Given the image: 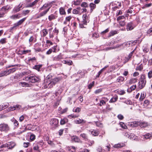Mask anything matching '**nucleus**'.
<instances>
[{
    "label": "nucleus",
    "mask_w": 152,
    "mask_h": 152,
    "mask_svg": "<svg viewBox=\"0 0 152 152\" xmlns=\"http://www.w3.org/2000/svg\"><path fill=\"white\" fill-rule=\"evenodd\" d=\"M25 80L29 82L34 83L38 82L40 79L33 74H31L27 76Z\"/></svg>",
    "instance_id": "obj_1"
},
{
    "label": "nucleus",
    "mask_w": 152,
    "mask_h": 152,
    "mask_svg": "<svg viewBox=\"0 0 152 152\" xmlns=\"http://www.w3.org/2000/svg\"><path fill=\"white\" fill-rule=\"evenodd\" d=\"M145 96L146 94L144 93H141V94L139 98L140 101H142L145 98Z\"/></svg>",
    "instance_id": "obj_41"
},
{
    "label": "nucleus",
    "mask_w": 152,
    "mask_h": 152,
    "mask_svg": "<svg viewBox=\"0 0 152 152\" xmlns=\"http://www.w3.org/2000/svg\"><path fill=\"white\" fill-rule=\"evenodd\" d=\"M80 11L74 9L73 10L72 12L74 14H77L80 13Z\"/></svg>",
    "instance_id": "obj_59"
},
{
    "label": "nucleus",
    "mask_w": 152,
    "mask_h": 152,
    "mask_svg": "<svg viewBox=\"0 0 152 152\" xmlns=\"http://www.w3.org/2000/svg\"><path fill=\"white\" fill-rule=\"evenodd\" d=\"M16 69L15 68L10 69L8 70L7 71V74L9 75L11 73H12L16 71Z\"/></svg>",
    "instance_id": "obj_32"
},
{
    "label": "nucleus",
    "mask_w": 152,
    "mask_h": 152,
    "mask_svg": "<svg viewBox=\"0 0 152 152\" xmlns=\"http://www.w3.org/2000/svg\"><path fill=\"white\" fill-rule=\"evenodd\" d=\"M59 12L60 14L61 15H65L66 12L65 11L64 7H61L59 9Z\"/></svg>",
    "instance_id": "obj_13"
},
{
    "label": "nucleus",
    "mask_w": 152,
    "mask_h": 152,
    "mask_svg": "<svg viewBox=\"0 0 152 152\" xmlns=\"http://www.w3.org/2000/svg\"><path fill=\"white\" fill-rule=\"evenodd\" d=\"M11 9V6L10 5H7L6 6H4L3 7L1 8L0 11L7 13L8 11Z\"/></svg>",
    "instance_id": "obj_8"
},
{
    "label": "nucleus",
    "mask_w": 152,
    "mask_h": 152,
    "mask_svg": "<svg viewBox=\"0 0 152 152\" xmlns=\"http://www.w3.org/2000/svg\"><path fill=\"white\" fill-rule=\"evenodd\" d=\"M89 17L86 14H84L83 15V20L89 22Z\"/></svg>",
    "instance_id": "obj_34"
},
{
    "label": "nucleus",
    "mask_w": 152,
    "mask_h": 152,
    "mask_svg": "<svg viewBox=\"0 0 152 152\" xmlns=\"http://www.w3.org/2000/svg\"><path fill=\"white\" fill-rule=\"evenodd\" d=\"M30 145V143L29 142H24L23 144V146L25 148H27Z\"/></svg>",
    "instance_id": "obj_61"
},
{
    "label": "nucleus",
    "mask_w": 152,
    "mask_h": 152,
    "mask_svg": "<svg viewBox=\"0 0 152 152\" xmlns=\"http://www.w3.org/2000/svg\"><path fill=\"white\" fill-rule=\"evenodd\" d=\"M125 18L124 16H120L118 17L117 18V21H122V20L124 19Z\"/></svg>",
    "instance_id": "obj_48"
},
{
    "label": "nucleus",
    "mask_w": 152,
    "mask_h": 152,
    "mask_svg": "<svg viewBox=\"0 0 152 152\" xmlns=\"http://www.w3.org/2000/svg\"><path fill=\"white\" fill-rule=\"evenodd\" d=\"M137 79L135 78H132L129 80V84H131L136 83L137 81Z\"/></svg>",
    "instance_id": "obj_30"
},
{
    "label": "nucleus",
    "mask_w": 152,
    "mask_h": 152,
    "mask_svg": "<svg viewBox=\"0 0 152 152\" xmlns=\"http://www.w3.org/2000/svg\"><path fill=\"white\" fill-rule=\"evenodd\" d=\"M72 140L76 142H79L80 139L76 136H73L72 137Z\"/></svg>",
    "instance_id": "obj_26"
},
{
    "label": "nucleus",
    "mask_w": 152,
    "mask_h": 152,
    "mask_svg": "<svg viewBox=\"0 0 152 152\" xmlns=\"http://www.w3.org/2000/svg\"><path fill=\"white\" fill-rule=\"evenodd\" d=\"M118 99V96L115 95L110 100L109 102L113 103L116 102Z\"/></svg>",
    "instance_id": "obj_18"
},
{
    "label": "nucleus",
    "mask_w": 152,
    "mask_h": 152,
    "mask_svg": "<svg viewBox=\"0 0 152 152\" xmlns=\"http://www.w3.org/2000/svg\"><path fill=\"white\" fill-rule=\"evenodd\" d=\"M15 145V144L14 142H10L1 145L0 146V148H7L8 149H10L13 148Z\"/></svg>",
    "instance_id": "obj_4"
},
{
    "label": "nucleus",
    "mask_w": 152,
    "mask_h": 152,
    "mask_svg": "<svg viewBox=\"0 0 152 152\" xmlns=\"http://www.w3.org/2000/svg\"><path fill=\"white\" fill-rule=\"evenodd\" d=\"M60 78L59 77H56L52 79L50 82L48 84H46V86L48 84V88H51L54 86L60 80Z\"/></svg>",
    "instance_id": "obj_3"
},
{
    "label": "nucleus",
    "mask_w": 152,
    "mask_h": 152,
    "mask_svg": "<svg viewBox=\"0 0 152 152\" xmlns=\"http://www.w3.org/2000/svg\"><path fill=\"white\" fill-rule=\"evenodd\" d=\"M51 6L52 5H50V4H44L41 7L39 8V10L40 11L43 10H44L48 8L47 9H48L49 11Z\"/></svg>",
    "instance_id": "obj_9"
},
{
    "label": "nucleus",
    "mask_w": 152,
    "mask_h": 152,
    "mask_svg": "<svg viewBox=\"0 0 152 152\" xmlns=\"http://www.w3.org/2000/svg\"><path fill=\"white\" fill-rule=\"evenodd\" d=\"M56 18V16L53 14H51L48 16V19L50 21Z\"/></svg>",
    "instance_id": "obj_39"
},
{
    "label": "nucleus",
    "mask_w": 152,
    "mask_h": 152,
    "mask_svg": "<svg viewBox=\"0 0 152 152\" xmlns=\"http://www.w3.org/2000/svg\"><path fill=\"white\" fill-rule=\"evenodd\" d=\"M126 146V144L123 143H120L117 144H115L113 146V147L115 148H121Z\"/></svg>",
    "instance_id": "obj_11"
},
{
    "label": "nucleus",
    "mask_w": 152,
    "mask_h": 152,
    "mask_svg": "<svg viewBox=\"0 0 152 152\" xmlns=\"http://www.w3.org/2000/svg\"><path fill=\"white\" fill-rule=\"evenodd\" d=\"M8 75L7 71H4L1 72L0 73V77H2L5 75Z\"/></svg>",
    "instance_id": "obj_42"
},
{
    "label": "nucleus",
    "mask_w": 152,
    "mask_h": 152,
    "mask_svg": "<svg viewBox=\"0 0 152 152\" xmlns=\"http://www.w3.org/2000/svg\"><path fill=\"white\" fill-rule=\"evenodd\" d=\"M48 11V9H47L46 10L44 11L43 12H41L39 14V16L38 17V18L41 17L42 16H44L45 15L47 12Z\"/></svg>",
    "instance_id": "obj_27"
},
{
    "label": "nucleus",
    "mask_w": 152,
    "mask_h": 152,
    "mask_svg": "<svg viewBox=\"0 0 152 152\" xmlns=\"http://www.w3.org/2000/svg\"><path fill=\"white\" fill-rule=\"evenodd\" d=\"M124 80V77L121 76L118 77L117 79V81L119 83L123 82Z\"/></svg>",
    "instance_id": "obj_37"
},
{
    "label": "nucleus",
    "mask_w": 152,
    "mask_h": 152,
    "mask_svg": "<svg viewBox=\"0 0 152 152\" xmlns=\"http://www.w3.org/2000/svg\"><path fill=\"white\" fill-rule=\"evenodd\" d=\"M38 0H35L34 2L32 3H30L28 4V7H32L36 5L37 3L38 2Z\"/></svg>",
    "instance_id": "obj_20"
},
{
    "label": "nucleus",
    "mask_w": 152,
    "mask_h": 152,
    "mask_svg": "<svg viewBox=\"0 0 152 152\" xmlns=\"http://www.w3.org/2000/svg\"><path fill=\"white\" fill-rule=\"evenodd\" d=\"M33 149L34 151V152H40V151L39 150V148L38 145L34 146L33 147Z\"/></svg>",
    "instance_id": "obj_44"
},
{
    "label": "nucleus",
    "mask_w": 152,
    "mask_h": 152,
    "mask_svg": "<svg viewBox=\"0 0 152 152\" xmlns=\"http://www.w3.org/2000/svg\"><path fill=\"white\" fill-rule=\"evenodd\" d=\"M81 7H87L88 6V4L87 3L85 2H82L81 5Z\"/></svg>",
    "instance_id": "obj_53"
},
{
    "label": "nucleus",
    "mask_w": 152,
    "mask_h": 152,
    "mask_svg": "<svg viewBox=\"0 0 152 152\" xmlns=\"http://www.w3.org/2000/svg\"><path fill=\"white\" fill-rule=\"evenodd\" d=\"M118 22L119 23V25L121 26H124L126 24V22L124 20H122L118 21Z\"/></svg>",
    "instance_id": "obj_40"
},
{
    "label": "nucleus",
    "mask_w": 152,
    "mask_h": 152,
    "mask_svg": "<svg viewBox=\"0 0 152 152\" xmlns=\"http://www.w3.org/2000/svg\"><path fill=\"white\" fill-rule=\"evenodd\" d=\"M117 33V31L116 30H112L109 33L108 37H110L113 36Z\"/></svg>",
    "instance_id": "obj_28"
},
{
    "label": "nucleus",
    "mask_w": 152,
    "mask_h": 152,
    "mask_svg": "<svg viewBox=\"0 0 152 152\" xmlns=\"http://www.w3.org/2000/svg\"><path fill=\"white\" fill-rule=\"evenodd\" d=\"M53 51V50L52 49H50L46 53V54L47 55H49Z\"/></svg>",
    "instance_id": "obj_64"
},
{
    "label": "nucleus",
    "mask_w": 152,
    "mask_h": 152,
    "mask_svg": "<svg viewBox=\"0 0 152 152\" xmlns=\"http://www.w3.org/2000/svg\"><path fill=\"white\" fill-rule=\"evenodd\" d=\"M26 19V18H24L19 20L17 23H15L14 24L13 26L11 28V29L12 30L14 29H15L17 27L21 25L22 23H23Z\"/></svg>",
    "instance_id": "obj_5"
},
{
    "label": "nucleus",
    "mask_w": 152,
    "mask_h": 152,
    "mask_svg": "<svg viewBox=\"0 0 152 152\" xmlns=\"http://www.w3.org/2000/svg\"><path fill=\"white\" fill-rule=\"evenodd\" d=\"M107 66H105L104 68L102 69L98 73V74L97 75H96V77L98 78L99 77L100 75L101 74L102 72L107 67Z\"/></svg>",
    "instance_id": "obj_36"
},
{
    "label": "nucleus",
    "mask_w": 152,
    "mask_h": 152,
    "mask_svg": "<svg viewBox=\"0 0 152 152\" xmlns=\"http://www.w3.org/2000/svg\"><path fill=\"white\" fill-rule=\"evenodd\" d=\"M80 136L85 140H88L87 135L85 133H83L80 134Z\"/></svg>",
    "instance_id": "obj_45"
},
{
    "label": "nucleus",
    "mask_w": 152,
    "mask_h": 152,
    "mask_svg": "<svg viewBox=\"0 0 152 152\" xmlns=\"http://www.w3.org/2000/svg\"><path fill=\"white\" fill-rule=\"evenodd\" d=\"M91 133L94 136H97L99 134V132L98 131L93 130L90 131Z\"/></svg>",
    "instance_id": "obj_21"
},
{
    "label": "nucleus",
    "mask_w": 152,
    "mask_h": 152,
    "mask_svg": "<svg viewBox=\"0 0 152 152\" xmlns=\"http://www.w3.org/2000/svg\"><path fill=\"white\" fill-rule=\"evenodd\" d=\"M81 110L80 108L79 107H77L75 109H73V111L76 113H79Z\"/></svg>",
    "instance_id": "obj_58"
},
{
    "label": "nucleus",
    "mask_w": 152,
    "mask_h": 152,
    "mask_svg": "<svg viewBox=\"0 0 152 152\" xmlns=\"http://www.w3.org/2000/svg\"><path fill=\"white\" fill-rule=\"evenodd\" d=\"M7 39L6 38L1 39L0 40V43L3 44L7 42Z\"/></svg>",
    "instance_id": "obj_43"
},
{
    "label": "nucleus",
    "mask_w": 152,
    "mask_h": 152,
    "mask_svg": "<svg viewBox=\"0 0 152 152\" xmlns=\"http://www.w3.org/2000/svg\"><path fill=\"white\" fill-rule=\"evenodd\" d=\"M21 17V16L20 15V14H17L15 15H12L11 16L10 18L12 19H15V18H19Z\"/></svg>",
    "instance_id": "obj_33"
},
{
    "label": "nucleus",
    "mask_w": 152,
    "mask_h": 152,
    "mask_svg": "<svg viewBox=\"0 0 152 152\" xmlns=\"http://www.w3.org/2000/svg\"><path fill=\"white\" fill-rule=\"evenodd\" d=\"M138 83V87L140 89L142 88L145 86L146 84V83L140 81H139Z\"/></svg>",
    "instance_id": "obj_16"
},
{
    "label": "nucleus",
    "mask_w": 152,
    "mask_h": 152,
    "mask_svg": "<svg viewBox=\"0 0 152 152\" xmlns=\"http://www.w3.org/2000/svg\"><path fill=\"white\" fill-rule=\"evenodd\" d=\"M22 7V5H20V4L18 6L15 7L13 9V11L14 12L16 13L19 11L20 8Z\"/></svg>",
    "instance_id": "obj_17"
},
{
    "label": "nucleus",
    "mask_w": 152,
    "mask_h": 152,
    "mask_svg": "<svg viewBox=\"0 0 152 152\" xmlns=\"http://www.w3.org/2000/svg\"><path fill=\"white\" fill-rule=\"evenodd\" d=\"M31 52L30 50H23L22 52H21V54H26L27 53H28Z\"/></svg>",
    "instance_id": "obj_63"
},
{
    "label": "nucleus",
    "mask_w": 152,
    "mask_h": 152,
    "mask_svg": "<svg viewBox=\"0 0 152 152\" xmlns=\"http://www.w3.org/2000/svg\"><path fill=\"white\" fill-rule=\"evenodd\" d=\"M140 81L141 82H143L144 83H146V80L145 76V74H142L141 75Z\"/></svg>",
    "instance_id": "obj_22"
},
{
    "label": "nucleus",
    "mask_w": 152,
    "mask_h": 152,
    "mask_svg": "<svg viewBox=\"0 0 152 152\" xmlns=\"http://www.w3.org/2000/svg\"><path fill=\"white\" fill-rule=\"evenodd\" d=\"M37 61V58L35 57L28 58V61L29 63H33L34 62H36Z\"/></svg>",
    "instance_id": "obj_19"
},
{
    "label": "nucleus",
    "mask_w": 152,
    "mask_h": 152,
    "mask_svg": "<svg viewBox=\"0 0 152 152\" xmlns=\"http://www.w3.org/2000/svg\"><path fill=\"white\" fill-rule=\"evenodd\" d=\"M136 85H134L131 86L130 88H128L127 90V91L128 92L130 93L132 91L134 90L136 88Z\"/></svg>",
    "instance_id": "obj_24"
},
{
    "label": "nucleus",
    "mask_w": 152,
    "mask_h": 152,
    "mask_svg": "<svg viewBox=\"0 0 152 152\" xmlns=\"http://www.w3.org/2000/svg\"><path fill=\"white\" fill-rule=\"evenodd\" d=\"M152 4L151 3H150L149 4H146L142 7V9H144L146 8L150 7L152 5Z\"/></svg>",
    "instance_id": "obj_46"
},
{
    "label": "nucleus",
    "mask_w": 152,
    "mask_h": 152,
    "mask_svg": "<svg viewBox=\"0 0 152 152\" xmlns=\"http://www.w3.org/2000/svg\"><path fill=\"white\" fill-rule=\"evenodd\" d=\"M135 26L133 22H131L127 24L126 26V29L128 31L132 30L134 28Z\"/></svg>",
    "instance_id": "obj_7"
},
{
    "label": "nucleus",
    "mask_w": 152,
    "mask_h": 152,
    "mask_svg": "<svg viewBox=\"0 0 152 152\" xmlns=\"http://www.w3.org/2000/svg\"><path fill=\"white\" fill-rule=\"evenodd\" d=\"M109 31V29L108 28L106 29L105 30L102 31L101 33L102 34L104 35L105 33L108 32Z\"/></svg>",
    "instance_id": "obj_62"
},
{
    "label": "nucleus",
    "mask_w": 152,
    "mask_h": 152,
    "mask_svg": "<svg viewBox=\"0 0 152 152\" xmlns=\"http://www.w3.org/2000/svg\"><path fill=\"white\" fill-rule=\"evenodd\" d=\"M139 125L141 127H145L148 126V124L146 122H141Z\"/></svg>",
    "instance_id": "obj_29"
},
{
    "label": "nucleus",
    "mask_w": 152,
    "mask_h": 152,
    "mask_svg": "<svg viewBox=\"0 0 152 152\" xmlns=\"http://www.w3.org/2000/svg\"><path fill=\"white\" fill-rule=\"evenodd\" d=\"M79 115H76L74 114H71L68 116V118L70 119H72V118H76L78 117Z\"/></svg>",
    "instance_id": "obj_35"
},
{
    "label": "nucleus",
    "mask_w": 152,
    "mask_h": 152,
    "mask_svg": "<svg viewBox=\"0 0 152 152\" xmlns=\"http://www.w3.org/2000/svg\"><path fill=\"white\" fill-rule=\"evenodd\" d=\"M62 59V56L61 54L55 56L53 58V61H58Z\"/></svg>",
    "instance_id": "obj_25"
},
{
    "label": "nucleus",
    "mask_w": 152,
    "mask_h": 152,
    "mask_svg": "<svg viewBox=\"0 0 152 152\" xmlns=\"http://www.w3.org/2000/svg\"><path fill=\"white\" fill-rule=\"evenodd\" d=\"M143 57V62L144 63H145L148 60V59L146 56V55H142Z\"/></svg>",
    "instance_id": "obj_57"
},
{
    "label": "nucleus",
    "mask_w": 152,
    "mask_h": 152,
    "mask_svg": "<svg viewBox=\"0 0 152 152\" xmlns=\"http://www.w3.org/2000/svg\"><path fill=\"white\" fill-rule=\"evenodd\" d=\"M94 83L95 82L94 81H93L91 83H90L88 86V88L89 89H91L94 86Z\"/></svg>",
    "instance_id": "obj_55"
},
{
    "label": "nucleus",
    "mask_w": 152,
    "mask_h": 152,
    "mask_svg": "<svg viewBox=\"0 0 152 152\" xmlns=\"http://www.w3.org/2000/svg\"><path fill=\"white\" fill-rule=\"evenodd\" d=\"M89 7L90 8V12L91 13L93 10L96 8V5L93 3H91L89 5Z\"/></svg>",
    "instance_id": "obj_12"
},
{
    "label": "nucleus",
    "mask_w": 152,
    "mask_h": 152,
    "mask_svg": "<svg viewBox=\"0 0 152 152\" xmlns=\"http://www.w3.org/2000/svg\"><path fill=\"white\" fill-rule=\"evenodd\" d=\"M75 123L76 124H83L86 123V121L82 119L78 118L74 121Z\"/></svg>",
    "instance_id": "obj_10"
},
{
    "label": "nucleus",
    "mask_w": 152,
    "mask_h": 152,
    "mask_svg": "<svg viewBox=\"0 0 152 152\" xmlns=\"http://www.w3.org/2000/svg\"><path fill=\"white\" fill-rule=\"evenodd\" d=\"M72 18V17L71 16H69L66 17L65 20L64 22V24L65 25L67 24V22H69Z\"/></svg>",
    "instance_id": "obj_15"
},
{
    "label": "nucleus",
    "mask_w": 152,
    "mask_h": 152,
    "mask_svg": "<svg viewBox=\"0 0 152 152\" xmlns=\"http://www.w3.org/2000/svg\"><path fill=\"white\" fill-rule=\"evenodd\" d=\"M10 129L9 125L4 123L0 124V131L5 132H7Z\"/></svg>",
    "instance_id": "obj_2"
},
{
    "label": "nucleus",
    "mask_w": 152,
    "mask_h": 152,
    "mask_svg": "<svg viewBox=\"0 0 152 152\" xmlns=\"http://www.w3.org/2000/svg\"><path fill=\"white\" fill-rule=\"evenodd\" d=\"M30 12V10H23L22 12V14L25 16L29 13Z\"/></svg>",
    "instance_id": "obj_50"
},
{
    "label": "nucleus",
    "mask_w": 152,
    "mask_h": 152,
    "mask_svg": "<svg viewBox=\"0 0 152 152\" xmlns=\"http://www.w3.org/2000/svg\"><path fill=\"white\" fill-rule=\"evenodd\" d=\"M42 66V64L35 65L33 67V68L36 70L38 72H39L40 71V69Z\"/></svg>",
    "instance_id": "obj_23"
},
{
    "label": "nucleus",
    "mask_w": 152,
    "mask_h": 152,
    "mask_svg": "<svg viewBox=\"0 0 152 152\" xmlns=\"http://www.w3.org/2000/svg\"><path fill=\"white\" fill-rule=\"evenodd\" d=\"M143 50L144 52L146 53L148 52L149 50V49L147 46L145 47H143Z\"/></svg>",
    "instance_id": "obj_47"
},
{
    "label": "nucleus",
    "mask_w": 152,
    "mask_h": 152,
    "mask_svg": "<svg viewBox=\"0 0 152 152\" xmlns=\"http://www.w3.org/2000/svg\"><path fill=\"white\" fill-rule=\"evenodd\" d=\"M20 84L23 87H28L29 86L28 84L25 82H21Z\"/></svg>",
    "instance_id": "obj_49"
},
{
    "label": "nucleus",
    "mask_w": 152,
    "mask_h": 152,
    "mask_svg": "<svg viewBox=\"0 0 152 152\" xmlns=\"http://www.w3.org/2000/svg\"><path fill=\"white\" fill-rule=\"evenodd\" d=\"M148 78L150 79L152 77V69L148 73Z\"/></svg>",
    "instance_id": "obj_51"
},
{
    "label": "nucleus",
    "mask_w": 152,
    "mask_h": 152,
    "mask_svg": "<svg viewBox=\"0 0 152 152\" xmlns=\"http://www.w3.org/2000/svg\"><path fill=\"white\" fill-rule=\"evenodd\" d=\"M68 121V120L66 118L61 119L60 121V124L61 125H64Z\"/></svg>",
    "instance_id": "obj_38"
},
{
    "label": "nucleus",
    "mask_w": 152,
    "mask_h": 152,
    "mask_svg": "<svg viewBox=\"0 0 152 152\" xmlns=\"http://www.w3.org/2000/svg\"><path fill=\"white\" fill-rule=\"evenodd\" d=\"M144 138L148 139L152 138V134L147 133L144 135Z\"/></svg>",
    "instance_id": "obj_31"
},
{
    "label": "nucleus",
    "mask_w": 152,
    "mask_h": 152,
    "mask_svg": "<svg viewBox=\"0 0 152 152\" xmlns=\"http://www.w3.org/2000/svg\"><path fill=\"white\" fill-rule=\"evenodd\" d=\"M35 139V136L33 134H31L30 136V139L32 141L34 140Z\"/></svg>",
    "instance_id": "obj_52"
},
{
    "label": "nucleus",
    "mask_w": 152,
    "mask_h": 152,
    "mask_svg": "<svg viewBox=\"0 0 152 152\" xmlns=\"http://www.w3.org/2000/svg\"><path fill=\"white\" fill-rule=\"evenodd\" d=\"M40 33L42 36L43 37H45L48 33L47 30L45 29L42 30L41 31Z\"/></svg>",
    "instance_id": "obj_14"
},
{
    "label": "nucleus",
    "mask_w": 152,
    "mask_h": 152,
    "mask_svg": "<svg viewBox=\"0 0 152 152\" xmlns=\"http://www.w3.org/2000/svg\"><path fill=\"white\" fill-rule=\"evenodd\" d=\"M120 125L121 127L124 129H126L127 128L125 124L122 122H121L120 123Z\"/></svg>",
    "instance_id": "obj_54"
},
{
    "label": "nucleus",
    "mask_w": 152,
    "mask_h": 152,
    "mask_svg": "<svg viewBox=\"0 0 152 152\" xmlns=\"http://www.w3.org/2000/svg\"><path fill=\"white\" fill-rule=\"evenodd\" d=\"M50 124L51 125L54 126H57L58 125V120L56 118L51 119L50 121Z\"/></svg>",
    "instance_id": "obj_6"
},
{
    "label": "nucleus",
    "mask_w": 152,
    "mask_h": 152,
    "mask_svg": "<svg viewBox=\"0 0 152 152\" xmlns=\"http://www.w3.org/2000/svg\"><path fill=\"white\" fill-rule=\"evenodd\" d=\"M13 124L14 125L18 127V126L19 123L15 119L13 121Z\"/></svg>",
    "instance_id": "obj_60"
},
{
    "label": "nucleus",
    "mask_w": 152,
    "mask_h": 152,
    "mask_svg": "<svg viewBox=\"0 0 152 152\" xmlns=\"http://www.w3.org/2000/svg\"><path fill=\"white\" fill-rule=\"evenodd\" d=\"M143 68L142 65V64H141L139 66L136 67V70L140 71L142 70Z\"/></svg>",
    "instance_id": "obj_56"
}]
</instances>
